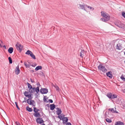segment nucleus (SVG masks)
Returning <instances> with one entry per match:
<instances>
[{
    "instance_id": "58",
    "label": "nucleus",
    "mask_w": 125,
    "mask_h": 125,
    "mask_svg": "<svg viewBox=\"0 0 125 125\" xmlns=\"http://www.w3.org/2000/svg\"><path fill=\"white\" fill-rule=\"evenodd\" d=\"M124 54H125V52H124Z\"/></svg>"
},
{
    "instance_id": "39",
    "label": "nucleus",
    "mask_w": 125,
    "mask_h": 125,
    "mask_svg": "<svg viewBox=\"0 0 125 125\" xmlns=\"http://www.w3.org/2000/svg\"><path fill=\"white\" fill-rule=\"evenodd\" d=\"M49 102L50 103H52L53 102L52 100L51 99L49 100Z\"/></svg>"
},
{
    "instance_id": "21",
    "label": "nucleus",
    "mask_w": 125,
    "mask_h": 125,
    "mask_svg": "<svg viewBox=\"0 0 125 125\" xmlns=\"http://www.w3.org/2000/svg\"><path fill=\"white\" fill-rule=\"evenodd\" d=\"M34 116L36 117H40L41 115L40 113L38 112L35 113L34 114Z\"/></svg>"
},
{
    "instance_id": "31",
    "label": "nucleus",
    "mask_w": 125,
    "mask_h": 125,
    "mask_svg": "<svg viewBox=\"0 0 125 125\" xmlns=\"http://www.w3.org/2000/svg\"><path fill=\"white\" fill-rule=\"evenodd\" d=\"M120 78L123 81H125V78L124 77L123 74H122L120 77Z\"/></svg>"
},
{
    "instance_id": "46",
    "label": "nucleus",
    "mask_w": 125,
    "mask_h": 125,
    "mask_svg": "<svg viewBox=\"0 0 125 125\" xmlns=\"http://www.w3.org/2000/svg\"><path fill=\"white\" fill-rule=\"evenodd\" d=\"M36 64H35V65H31V66H32V67H35L36 66Z\"/></svg>"
},
{
    "instance_id": "54",
    "label": "nucleus",
    "mask_w": 125,
    "mask_h": 125,
    "mask_svg": "<svg viewBox=\"0 0 125 125\" xmlns=\"http://www.w3.org/2000/svg\"><path fill=\"white\" fill-rule=\"evenodd\" d=\"M123 76H124V77H125V75H124V74H123Z\"/></svg>"
},
{
    "instance_id": "52",
    "label": "nucleus",
    "mask_w": 125,
    "mask_h": 125,
    "mask_svg": "<svg viewBox=\"0 0 125 125\" xmlns=\"http://www.w3.org/2000/svg\"><path fill=\"white\" fill-rule=\"evenodd\" d=\"M21 63H22L23 62H22V61H21Z\"/></svg>"
},
{
    "instance_id": "32",
    "label": "nucleus",
    "mask_w": 125,
    "mask_h": 125,
    "mask_svg": "<svg viewBox=\"0 0 125 125\" xmlns=\"http://www.w3.org/2000/svg\"><path fill=\"white\" fill-rule=\"evenodd\" d=\"M117 96L116 95L112 94V99H114L115 98H117Z\"/></svg>"
},
{
    "instance_id": "42",
    "label": "nucleus",
    "mask_w": 125,
    "mask_h": 125,
    "mask_svg": "<svg viewBox=\"0 0 125 125\" xmlns=\"http://www.w3.org/2000/svg\"><path fill=\"white\" fill-rule=\"evenodd\" d=\"M37 85L38 86H39V87L40 86H41V85L39 82L38 83H37Z\"/></svg>"
},
{
    "instance_id": "37",
    "label": "nucleus",
    "mask_w": 125,
    "mask_h": 125,
    "mask_svg": "<svg viewBox=\"0 0 125 125\" xmlns=\"http://www.w3.org/2000/svg\"><path fill=\"white\" fill-rule=\"evenodd\" d=\"M32 104H31V105H32L33 106H34V107H35V101H34V102H32Z\"/></svg>"
},
{
    "instance_id": "18",
    "label": "nucleus",
    "mask_w": 125,
    "mask_h": 125,
    "mask_svg": "<svg viewBox=\"0 0 125 125\" xmlns=\"http://www.w3.org/2000/svg\"><path fill=\"white\" fill-rule=\"evenodd\" d=\"M50 109L52 110H53L55 108V106L54 104H50Z\"/></svg>"
},
{
    "instance_id": "1",
    "label": "nucleus",
    "mask_w": 125,
    "mask_h": 125,
    "mask_svg": "<svg viewBox=\"0 0 125 125\" xmlns=\"http://www.w3.org/2000/svg\"><path fill=\"white\" fill-rule=\"evenodd\" d=\"M101 12L102 15L104 18L101 19V20H102V21H107L110 20V17L108 14L106 12H104L102 13V11Z\"/></svg>"
},
{
    "instance_id": "16",
    "label": "nucleus",
    "mask_w": 125,
    "mask_h": 125,
    "mask_svg": "<svg viewBox=\"0 0 125 125\" xmlns=\"http://www.w3.org/2000/svg\"><path fill=\"white\" fill-rule=\"evenodd\" d=\"M62 120L63 121L62 123L63 124H65L66 123H67L68 120V119L67 117L63 118H62Z\"/></svg>"
},
{
    "instance_id": "56",
    "label": "nucleus",
    "mask_w": 125,
    "mask_h": 125,
    "mask_svg": "<svg viewBox=\"0 0 125 125\" xmlns=\"http://www.w3.org/2000/svg\"><path fill=\"white\" fill-rule=\"evenodd\" d=\"M65 116V115H63V117H64Z\"/></svg>"
},
{
    "instance_id": "49",
    "label": "nucleus",
    "mask_w": 125,
    "mask_h": 125,
    "mask_svg": "<svg viewBox=\"0 0 125 125\" xmlns=\"http://www.w3.org/2000/svg\"><path fill=\"white\" fill-rule=\"evenodd\" d=\"M3 47H4L5 49H6V47L5 45H4L3 46Z\"/></svg>"
},
{
    "instance_id": "28",
    "label": "nucleus",
    "mask_w": 125,
    "mask_h": 125,
    "mask_svg": "<svg viewBox=\"0 0 125 125\" xmlns=\"http://www.w3.org/2000/svg\"><path fill=\"white\" fill-rule=\"evenodd\" d=\"M24 64L26 68H29L30 67V65L29 64H27V63L26 62H24Z\"/></svg>"
},
{
    "instance_id": "3",
    "label": "nucleus",
    "mask_w": 125,
    "mask_h": 125,
    "mask_svg": "<svg viewBox=\"0 0 125 125\" xmlns=\"http://www.w3.org/2000/svg\"><path fill=\"white\" fill-rule=\"evenodd\" d=\"M27 84L28 85V88L29 89V92L31 93H33L34 92V90L35 89V87H32V86L28 82H27Z\"/></svg>"
},
{
    "instance_id": "8",
    "label": "nucleus",
    "mask_w": 125,
    "mask_h": 125,
    "mask_svg": "<svg viewBox=\"0 0 125 125\" xmlns=\"http://www.w3.org/2000/svg\"><path fill=\"white\" fill-rule=\"evenodd\" d=\"M40 92L42 94H46L48 92V89L46 88H42L40 90Z\"/></svg>"
},
{
    "instance_id": "24",
    "label": "nucleus",
    "mask_w": 125,
    "mask_h": 125,
    "mask_svg": "<svg viewBox=\"0 0 125 125\" xmlns=\"http://www.w3.org/2000/svg\"><path fill=\"white\" fill-rule=\"evenodd\" d=\"M26 109L29 112H31L33 111L32 109L31 108L29 107V106H27L26 107Z\"/></svg>"
},
{
    "instance_id": "20",
    "label": "nucleus",
    "mask_w": 125,
    "mask_h": 125,
    "mask_svg": "<svg viewBox=\"0 0 125 125\" xmlns=\"http://www.w3.org/2000/svg\"><path fill=\"white\" fill-rule=\"evenodd\" d=\"M108 110L111 111V112L113 113H118V112L117 111H116L115 110H114V108H109L108 109Z\"/></svg>"
},
{
    "instance_id": "33",
    "label": "nucleus",
    "mask_w": 125,
    "mask_h": 125,
    "mask_svg": "<svg viewBox=\"0 0 125 125\" xmlns=\"http://www.w3.org/2000/svg\"><path fill=\"white\" fill-rule=\"evenodd\" d=\"M15 105H16L17 108V109L18 110H20V109L18 105V103L17 102H15Z\"/></svg>"
},
{
    "instance_id": "36",
    "label": "nucleus",
    "mask_w": 125,
    "mask_h": 125,
    "mask_svg": "<svg viewBox=\"0 0 125 125\" xmlns=\"http://www.w3.org/2000/svg\"><path fill=\"white\" fill-rule=\"evenodd\" d=\"M43 101H44V102L46 103H47L48 102V101H47L46 98H45V96H44L43 98Z\"/></svg>"
},
{
    "instance_id": "47",
    "label": "nucleus",
    "mask_w": 125,
    "mask_h": 125,
    "mask_svg": "<svg viewBox=\"0 0 125 125\" xmlns=\"http://www.w3.org/2000/svg\"><path fill=\"white\" fill-rule=\"evenodd\" d=\"M31 72L33 73L34 72V71L33 70H31Z\"/></svg>"
},
{
    "instance_id": "27",
    "label": "nucleus",
    "mask_w": 125,
    "mask_h": 125,
    "mask_svg": "<svg viewBox=\"0 0 125 125\" xmlns=\"http://www.w3.org/2000/svg\"><path fill=\"white\" fill-rule=\"evenodd\" d=\"M39 111V109H37L36 107H34L33 108V111L35 113Z\"/></svg>"
},
{
    "instance_id": "4",
    "label": "nucleus",
    "mask_w": 125,
    "mask_h": 125,
    "mask_svg": "<svg viewBox=\"0 0 125 125\" xmlns=\"http://www.w3.org/2000/svg\"><path fill=\"white\" fill-rule=\"evenodd\" d=\"M17 49L20 52H21L23 47V45L19 43L18 42H17L15 45Z\"/></svg>"
},
{
    "instance_id": "25",
    "label": "nucleus",
    "mask_w": 125,
    "mask_h": 125,
    "mask_svg": "<svg viewBox=\"0 0 125 125\" xmlns=\"http://www.w3.org/2000/svg\"><path fill=\"white\" fill-rule=\"evenodd\" d=\"M42 67L41 66H39L36 67L35 68V70L36 71H37L41 69Z\"/></svg>"
},
{
    "instance_id": "41",
    "label": "nucleus",
    "mask_w": 125,
    "mask_h": 125,
    "mask_svg": "<svg viewBox=\"0 0 125 125\" xmlns=\"http://www.w3.org/2000/svg\"><path fill=\"white\" fill-rule=\"evenodd\" d=\"M16 123L17 125H21L18 122H16Z\"/></svg>"
},
{
    "instance_id": "19",
    "label": "nucleus",
    "mask_w": 125,
    "mask_h": 125,
    "mask_svg": "<svg viewBox=\"0 0 125 125\" xmlns=\"http://www.w3.org/2000/svg\"><path fill=\"white\" fill-rule=\"evenodd\" d=\"M13 49L12 47H10L9 48L8 50V52L10 54L12 53L13 51Z\"/></svg>"
},
{
    "instance_id": "14",
    "label": "nucleus",
    "mask_w": 125,
    "mask_h": 125,
    "mask_svg": "<svg viewBox=\"0 0 125 125\" xmlns=\"http://www.w3.org/2000/svg\"><path fill=\"white\" fill-rule=\"evenodd\" d=\"M30 99H28L27 100V103L29 105H31L32 104V102H34V101L32 100H30Z\"/></svg>"
},
{
    "instance_id": "5",
    "label": "nucleus",
    "mask_w": 125,
    "mask_h": 125,
    "mask_svg": "<svg viewBox=\"0 0 125 125\" xmlns=\"http://www.w3.org/2000/svg\"><path fill=\"white\" fill-rule=\"evenodd\" d=\"M25 54L28 55H30L31 57L34 59H36L35 56L34 55L33 53L31 51L28 50L26 52Z\"/></svg>"
},
{
    "instance_id": "10",
    "label": "nucleus",
    "mask_w": 125,
    "mask_h": 125,
    "mask_svg": "<svg viewBox=\"0 0 125 125\" xmlns=\"http://www.w3.org/2000/svg\"><path fill=\"white\" fill-rule=\"evenodd\" d=\"M79 8L80 9L83 10L85 11H86V10L85 9V8L87 6V5L84 4V5H82L81 4H79Z\"/></svg>"
},
{
    "instance_id": "11",
    "label": "nucleus",
    "mask_w": 125,
    "mask_h": 125,
    "mask_svg": "<svg viewBox=\"0 0 125 125\" xmlns=\"http://www.w3.org/2000/svg\"><path fill=\"white\" fill-rule=\"evenodd\" d=\"M20 70L19 68V65H18L15 69V73L17 75H18L20 73Z\"/></svg>"
},
{
    "instance_id": "43",
    "label": "nucleus",
    "mask_w": 125,
    "mask_h": 125,
    "mask_svg": "<svg viewBox=\"0 0 125 125\" xmlns=\"http://www.w3.org/2000/svg\"><path fill=\"white\" fill-rule=\"evenodd\" d=\"M30 80L31 83H33L34 82V80H33L31 78L30 79Z\"/></svg>"
},
{
    "instance_id": "55",
    "label": "nucleus",
    "mask_w": 125,
    "mask_h": 125,
    "mask_svg": "<svg viewBox=\"0 0 125 125\" xmlns=\"http://www.w3.org/2000/svg\"><path fill=\"white\" fill-rule=\"evenodd\" d=\"M24 99H25V100H26V98H25H25H24Z\"/></svg>"
},
{
    "instance_id": "30",
    "label": "nucleus",
    "mask_w": 125,
    "mask_h": 125,
    "mask_svg": "<svg viewBox=\"0 0 125 125\" xmlns=\"http://www.w3.org/2000/svg\"><path fill=\"white\" fill-rule=\"evenodd\" d=\"M8 60L9 61L10 63H12V61L11 58L10 57H9L8 58Z\"/></svg>"
},
{
    "instance_id": "44",
    "label": "nucleus",
    "mask_w": 125,
    "mask_h": 125,
    "mask_svg": "<svg viewBox=\"0 0 125 125\" xmlns=\"http://www.w3.org/2000/svg\"><path fill=\"white\" fill-rule=\"evenodd\" d=\"M56 90H58L59 89V88L58 87V86H57L56 87Z\"/></svg>"
},
{
    "instance_id": "34",
    "label": "nucleus",
    "mask_w": 125,
    "mask_h": 125,
    "mask_svg": "<svg viewBox=\"0 0 125 125\" xmlns=\"http://www.w3.org/2000/svg\"><path fill=\"white\" fill-rule=\"evenodd\" d=\"M86 7H87L90 10H93L94 9V8H93V7H91L89 6H88V5H87V6Z\"/></svg>"
},
{
    "instance_id": "6",
    "label": "nucleus",
    "mask_w": 125,
    "mask_h": 125,
    "mask_svg": "<svg viewBox=\"0 0 125 125\" xmlns=\"http://www.w3.org/2000/svg\"><path fill=\"white\" fill-rule=\"evenodd\" d=\"M29 92L28 91H25L24 93V95L26 97H28L29 98V99H31L32 97H31L32 94L31 93H30V94H28Z\"/></svg>"
},
{
    "instance_id": "45",
    "label": "nucleus",
    "mask_w": 125,
    "mask_h": 125,
    "mask_svg": "<svg viewBox=\"0 0 125 125\" xmlns=\"http://www.w3.org/2000/svg\"><path fill=\"white\" fill-rule=\"evenodd\" d=\"M40 73L42 75H43L44 74L43 73V72L42 71H40Z\"/></svg>"
},
{
    "instance_id": "12",
    "label": "nucleus",
    "mask_w": 125,
    "mask_h": 125,
    "mask_svg": "<svg viewBox=\"0 0 125 125\" xmlns=\"http://www.w3.org/2000/svg\"><path fill=\"white\" fill-rule=\"evenodd\" d=\"M112 73L111 71L107 73H106V75L110 78H112L113 76Z\"/></svg>"
},
{
    "instance_id": "23",
    "label": "nucleus",
    "mask_w": 125,
    "mask_h": 125,
    "mask_svg": "<svg viewBox=\"0 0 125 125\" xmlns=\"http://www.w3.org/2000/svg\"><path fill=\"white\" fill-rule=\"evenodd\" d=\"M39 86H38L36 88L35 87V89L34 90V92L35 91L37 94L38 93V92L39 91Z\"/></svg>"
},
{
    "instance_id": "29",
    "label": "nucleus",
    "mask_w": 125,
    "mask_h": 125,
    "mask_svg": "<svg viewBox=\"0 0 125 125\" xmlns=\"http://www.w3.org/2000/svg\"><path fill=\"white\" fill-rule=\"evenodd\" d=\"M106 122L108 123H111L112 122L111 120L110 119L108 118H107L106 119Z\"/></svg>"
},
{
    "instance_id": "53",
    "label": "nucleus",
    "mask_w": 125,
    "mask_h": 125,
    "mask_svg": "<svg viewBox=\"0 0 125 125\" xmlns=\"http://www.w3.org/2000/svg\"><path fill=\"white\" fill-rule=\"evenodd\" d=\"M47 106L49 107V105L48 104H47Z\"/></svg>"
},
{
    "instance_id": "48",
    "label": "nucleus",
    "mask_w": 125,
    "mask_h": 125,
    "mask_svg": "<svg viewBox=\"0 0 125 125\" xmlns=\"http://www.w3.org/2000/svg\"><path fill=\"white\" fill-rule=\"evenodd\" d=\"M123 107L125 109V104H124V105L123 106Z\"/></svg>"
},
{
    "instance_id": "50",
    "label": "nucleus",
    "mask_w": 125,
    "mask_h": 125,
    "mask_svg": "<svg viewBox=\"0 0 125 125\" xmlns=\"http://www.w3.org/2000/svg\"><path fill=\"white\" fill-rule=\"evenodd\" d=\"M24 102H26V100H25L24 101H23V102H22V103H23Z\"/></svg>"
},
{
    "instance_id": "38",
    "label": "nucleus",
    "mask_w": 125,
    "mask_h": 125,
    "mask_svg": "<svg viewBox=\"0 0 125 125\" xmlns=\"http://www.w3.org/2000/svg\"><path fill=\"white\" fill-rule=\"evenodd\" d=\"M58 117L59 118L60 120L62 119V118H63L62 116H61L60 115H58Z\"/></svg>"
},
{
    "instance_id": "2",
    "label": "nucleus",
    "mask_w": 125,
    "mask_h": 125,
    "mask_svg": "<svg viewBox=\"0 0 125 125\" xmlns=\"http://www.w3.org/2000/svg\"><path fill=\"white\" fill-rule=\"evenodd\" d=\"M98 68L99 70L102 71L104 73L107 71V70L105 67L102 64H100L98 66Z\"/></svg>"
},
{
    "instance_id": "51",
    "label": "nucleus",
    "mask_w": 125,
    "mask_h": 125,
    "mask_svg": "<svg viewBox=\"0 0 125 125\" xmlns=\"http://www.w3.org/2000/svg\"><path fill=\"white\" fill-rule=\"evenodd\" d=\"M45 125L44 124H43L42 125Z\"/></svg>"
},
{
    "instance_id": "13",
    "label": "nucleus",
    "mask_w": 125,
    "mask_h": 125,
    "mask_svg": "<svg viewBox=\"0 0 125 125\" xmlns=\"http://www.w3.org/2000/svg\"><path fill=\"white\" fill-rule=\"evenodd\" d=\"M116 48L119 50H120L122 49V44L120 43L117 44L116 46Z\"/></svg>"
},
{
    "instance_id": "17",
    "label": "nucleus",
    "mask_w": 125,
    "mask_h": 125,
    "mask_svg": "<svg viewBox=\"0 0 125 125\" xmlns=\"http://www.w3.org/2000/svg\"><path fill=\"white\" fill-rule=\"evenodd\" d=\"M124 124L122 122L118 121L115 122V125H124Z\"/></svg>"
},
{
    "instance_id": "9",
    "label": "nucleus",
    "mask_w": 125,
    "mask_h": 125,
    "mask_svg": "<svg viewBox=\"0 0 125 125\" xmlns=\"http://www.w3.org/2000/svg\"><path fill=\"white\" fill-rule=\"evenodd\" d=\"M37 122L39 124H41L43 123L44 121L42 118H38L36 119Z\"/></svg>"
},
{
    "instance_id": "35",
    "label": "nucleus",
    "mask_w": 125,
    "mask_h": 125,
    "mask_svg": "<svg viewBox=\"0 0 125 125\" xmlns=\"http://www.w3.org/2000/svg\"><path fill=\"white\" fill-rule=\"evenodd\" d=\"M122 16L125 18V12L124 11L122 12Z\"/></svg>"
},
{
    "instance_id": "7",
    "label": "nucleus",
    "mask_w": 125,
    "mask_h": 125,
    "mask_svg": "<svg viewBox=\"0 0 125 125\" xmlns=\"http://www.w3.org/2000/svg\"><path fill=\"white\" fill-rule=\"evenodd\" d=\"M115 24L116 26L120 28H124L125 27L124 25L121 24V23L120 21H119L118 22H116L115 23Z\"/></svg>"
},
{
    "instance_id": "15",
    "label": "nucleus",
    "mask_w": 125,
    "mask_h": 125,
    "mask_svg": "<svg viewBox=\"0 0 125 125\" xmlns=\"http://www.w3.org/2000/svg\"><path fill=\"white\" fill-rule=\"evenodd\" d=\"M56 109H57V111H56L57 114L58 115H60L62 113V111L61 109L58 107L56 108Z\"/></svg>"
},
{
    "instance_id": "59",
    "label": "nucleus",
    "mask_w": 125,
    "mask_h": 125,
    "mask_svg": "<svg viewBox=\"0 0 125 125\" xmlns=\"http://www.w3.org/2000/svg\"><path fill=\"white\" fill-rule=\"evenodd\" d=\"M124 62H125V61H124Z\"/></svg>"
},
{
    "instance_id": "26",
    "label": "nucleus",
    "mask_w": 125,
    "mask_h": 125,
    "mask_svg": "<svg viewBox=\"0 0 125 125\" xmlns=\"http://www.w3.org/2000/svg\"><path fill=\"white\" fill-rule=\"evenodd\" d=\"M84 51L83 50H82V51L80 53V56L82 58L83 57V56L84 53Z\"/></svg>"
},
{
    "instance_id": "40",
    "label": "nucleus",
    "mask_w": 125,
    "mask_h": 125,
    "mask_svg": "<svg viewBox=\"0 0 125 125\" xmlns=\"http://www.w3.org/2000/svg\"><path fill=\"white\" fill-rule=\"evenodd\" d=\"M66 124V125H72L71 123L70 122H67Z\"/></svg>"
},
{
    "instance_id": "57",
    "label": "nucleus",
    "mask_w": 125,
    "mask_h": 125,
    "mask_svg": "<svg viewBox=\"0 0 125 125\" xmlns=\"http://www.w3.org/2000/svg\"><path fill=\"white\" fill-rule=\"evenodd\" d=\"M1 42L2 43V41H1Z\"/></svg>"
},
{
    "instance_id": "22",
    "label": "nucleus",
    "mask_w": 125,
    "mask_h": 125,
    "mask_svg": "<svg viewBox=\"0 0 125 125\" xmlns=\"http://www.w3.org/2000/svg\"><path fill=\"white\" fill-rule=\"evenodd\" d=\"M112 94L111 93H108L107 94L106 96L110 99H112Z\"/></svg>"
}]
</instances>
